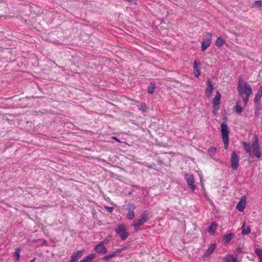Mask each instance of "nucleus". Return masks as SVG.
<instances>
[{
    "mask_svg": "<svg viewBox=\"0 0 262 262\" xmlns=\"http://www.w3.org/2000/svg\"><path fill=\"white\" fill-rule=\"evenodd\" d=\"M184 177L188 185L190 187L192 191H194L196 187L194 184V179L193 176L191 174L186 173L185 174Z\"/></svg>",
    "mask_w": 262,
    "mask_h": 262,
    "instance_id": "obj_9",
    "label": "nucleus"
},
{
    "mask_svg": "<svg viewBox=\"0 0 262 262\" xmlns=\"http://www.w3.org/2000/svg\"><path fill=\"white\" fill-rule=\"evenodd\" d=\"M261 90H259L257 93L255 95V98H254V102L255 103L258 105L259 104V101L260 100V98L261 97Z\"/></svg>",
    "mask_w": 262,
    "mask_h": 262,
    "instance_id": "obj_22",
    "label": "nucleus"
},
{
    "mask_svg": "<svg viewBox=\"0 0 262 262\" xmlns=\"http://www.w3.org/2000/svg\"><path fill=\"white\" fill-rule=\"evenodd\" d=\"M226 42V39L221 37H217L216 41H215V45L218 47H221L223 46Z\"/></svg>",
    "mask_w": 262,
    "mask_h": 262,
    "instance_id": "obj_21",
    "label": "nucleus"
},
{
    "mask_svg": "<svg viewBox=\"0 0 262 262\" xmlns=\"http://www.w3.org/2000/svg\"><path fill=\"white\" fill-rule=\"evenodd\" d=\"M139 109L142 113H144V112H146V111L147 110V107L145 103H142L141 104V106Z\"/></svg>",
    "mask_w": 262,
    "mask_h": 262,
    "instance_id": "obj_31",
    "label": "nucleus"
},
{
    "mask_svg": "<svg viewBox=\"0 0 262 262\" xmlns=\"http://www.w3.org/2000/svg\"><path fill=\"white\" fill-rule=\"evenodd\" d=\"M115 256H116L114 252H113L112 254H110L109 255H107L104 256L103 259L104 260H108V259H110L113 257H114Z\"/></svg>",
    "mask_w": 262,
    "mask_h": 262,
    "instance_id": "obj_32",
    "label": "nucleus"
},
{
    "mask_svg": "<svg viewBox=\"0 0 262 262\" xmlns=\"http://www.w3.org/2000/svg\"><path fill=\"white\" fill-rule=\"evenodd\" d=\"M107 241H106V240H104V241H101L100 243H103V246H104V245L107 244Z\"/></svg>",
    "mask_w": 262,
    "mask_h": 262,
    "instance_id": "obj_36",
    "label": "nucleus"
},
{
    "mask_svg": "<svg viewBox=\"0 0 262 262\" xmlns=\"http://www.w3.org/2000/svg\"><path fill=\"white\" fill-rule=\"evenodd\" d=\"M246 203V196H242L239 202L237 203L236 206V209L240 212L244 211Z\"/></svg>",
    "mask_w": 262,
    "mask_h": 262,
    "instance_id": "obj_12",
    "label": "nucleus"
},
{
    "mask_svg": "<svg viewBox=\"0 0 262 262\" xmlns=\"http://www.w3.org/2000/svg\"><path fill=\"white\" fill-rule=\"evenodd\" d=\"M217 224L215 222H212L210 226L208 228L207 231L210 234H213L216 230Z\"/></svg>",
    "mask_w": 262,
    "mask_h": 262,
    "instance_id": "obj_18",
    "label": "nucleus"
},
{
    "mask_svg": "<svg viewBox=\"0 0 262 262\" xmlns=\"http://www.w3.org/2000/svg\"><path fill=\"white\" fill-rule=\"evenodd\" d=\"M233 236L232 233H229L226 235L224 236L223 239V242L224 244H228L230 242L231 239V238Z\"/></svg>",
    "mask_w": 262,
    "mask_h": 262,
    "instance_id": "obj_24",
    "label": "nucleus"
},
{
    "mask_svg": "<svg viewBox=\"0 0 262 262\" xmlns=\"http://www.w3.org/2000/svg\"><path fill=\"white\" fill-rule=\"evenodd\" d=\"M83 252V250H78L76 252H74L71 256L70 262H75L77 261L78 259L81 257Z\"/></svg>",
    "mask_w": 262,
    "mask_h": 262,
    "instance_id": "obj_14",
    "label": "nucleus"
},
{
    "mask_svg": "<svg viewBox=\"0 0 262 262\" xmlns=\"http://www.w3.org/2000/svg\"><path fill=\"white\" fill-rule=\"evenodd\" d=\"M216 247V245L214 243L211 244L206 250L205 253L204 254L203 256L208 257L214 251Z\"/></svg>",
    "mask_w": 262,
    "mask_h": 262,
    "instance_id": "obj_16",
    "label": "nucleus"
},
{
    "mask_svg": "<svg viewBox=\"0 0 262 262\" xmlns=\"http://www.w3.org/2000/svg\"><path fill=\"white\" fill-rule=\"evenodd\" d=\"M95 256L96 254L95 253L89 254L88 255L83 258L80 262H90L95 257Z\"/></svg>",
    "mask_w": 262,
    "mask_h": 262,
    "instance_id": "obj_20",
    "label": "nucleus"
},
{
    "mask_svg": "<svg viewBox=\"0 0 262 262\" xmlns=\"http://www.w3.org/2000/svg\"><path fill=\"white\" fill-rule=\"evenodd\" d=\"M225 262H237L236 258L233 257L232 255H227L223 258Z\"/></svg>",
    "mask_w": 262,
    "mask_h": 262,
    "instance_id": "obj_23",
    "label": "nucleus"
},
{
    "mask_svg": "<svg viewBox=\"0 0 262 262\" xmlns=\"http://www.w3.org/2000/svg\"><path fill=\"white\" fill-rule=\"evenodd\" d=\"M112 139L116 141L117 142H120L119 140L116 137H113Z\"/></svg>",
    "mask_w": 262,
    "mask_h": 262,
    "instance_id": "obj_35",
    "label": "nucleus"
},
{
    "mask_svg": "<svg viewBox=\"0 0 262 262\" xmlns=\"http://www.w3.org/2000/svg\"><path fill=\"white\" fill-rule=\"evenodd\" d=\"M262 7V1L259 0L255 1L252 7L260 8Z\"/></svg>",
    "mask_w": 262,
    "mask_h": 262,
    "instance_id": "obj_30",
    "label": "nucleus"
},
{
    "mask_svg": "<svg viewBox=\"0 0 262 262\" xmlns=\"http://www.w3.org/2000/svg\"><path fill=\"white\" fill-rule=\"evenodd\" d=\"M246 105H244V102L243 103L241 100L236 102L235 105L234 107V111L237 114H241L245 108Z\"/></svg>",
    "mask_w": 262,
    "mask_h": 262,
    "instance_id": "obj_11",
    "label": "nucleus"
},
{
    "mask_svg": "<svg viewBox=\"0 0 262 262\" xmlns=\"http://www.w3.org/2000/svg\"><path fill=\"white\" fill-rule=\"evenodd\" d=\"M239 158L235 151L231 153V166L233 170H236L239 166Z\"/></svg>",
    "mask_w": 262,
    "mask_h": 262,
    "instance_id": "obj_6",
    "label": "nucleus"
},
{
    "mask_svg": "<svg viewBox=\"0 0 262 262\" xmlns=\"http://www.w3.org/2000/svg\"><path fill=\"white\" fill-rule=\"evenodd\" d=\"M95 251L99 254H105L107 252V249L103 246V243H99L96 245L94 248Z\"/></svg>",
    "mask_w": 262,
    "mask_h": 262,
    "instance_id": "obj_15",
    "label": "nucleus"
},
{
    "mask_svg": "<svg viewBox=\"0 0 262 262\" xmlns=\"http://www.w3.org/2000/svg\"><path fill=\"white\" fill-rule=\"evenodd\" d=\"M20 250L19 248H17L16 249L15 252H14V256L15 258V261H18L19 259V258H20V255H19V253H20Z\"/></svg>",
    "mask_w": 262,
    "mask_h": 262,
    "instance_id": "obj_28",
    "label": "nucleus"
},
{
    "mask_svg": "<svg viewBox=\"0 0 262 262\" xmlns=\"http://www.w3.org/2000/svg\"><path fill=\"white\" fill-rule=\"evenodd\" d=\"M212 35L210 33H207L205 35V38L202 41L201 46L202 51H204L210 45L212 41Z\"/></svg>",
    "mask_w": 262,
    "mask_h": 262,
    "instance_id": "obj_5",
    "label": "nucleus"
},
{
    "mask_svg": "<svg viewBox=\"0 0 262 262\" xmlns=\"http://www.w3.org/2000/svg\"><path fill=\"white\" fill-rule=\"evenodd\" d=\"M105 208L110 212H112L113 211L114 208L112 207L105 206Z\"/></svg>",
    "mask_w": 262,
    "mask_h": 262,
    "instance_id": "obj_34",
    "label": "nucleus"
},
{
    "mask_svg": "<svg viewBox=\"0 0 262 262\" xmlns=\"http://www.w3.org/2000/svg\"><path fill=\"white\" fill-rule=\"evenodd\" d=\"M242 145L246 152L248 154H251V148H252L253 155L257 158H260L262 156V152L260 149L258 138L257 136L255 134L254 136V140L252 145L249 143L246 142H243Z\"/></svg>",
    "mask_w": 262,
    "mask_h": 262,
    "instance_id": "obj_2",
    "label": "nucleus"
},
{
    "mask_svg": "<svg viewBox=\"0 0 262 262\" xmlns=\"http://www.w3.org/2000/svg\"><path fill=\"white\" fill-rule=\"evenodd\" d=\"M200 62L196 60H195L193 62V74L194 76L198 78L201 74L200 72Z\"/></svg>",
    "mask_w": 262,
    "mask_h": 262,
    "instance_id": "obj_13",
    "label": "nucleus"
},
{
    "mask_svg": "<svg viewBox=\"0 0 262 262\" xmlns=\"http://www.w3.org/2000/svg\"><path fill=\"white\" fill-rule=\"evenodd\" d=\"M136 208V206L133 203H128L127 205L126 209L128 211L126 214V217L129 220H133L135 217L134 210Z\"/></svg>",
    "mask_w": 262,
    "mask_h": 262,
    "instance_id": "obj_7",
    "label": "nucleus"
},
{
    "mask_svg": "<svg viewBox=\"0 0 262 262\" xmlns=\"http://www.w3.org/2000/svg\"><path fill=\"white\" fill-rule=\"evenodd\" d=\"M237 91L244 102V105H247L249 97L252 94L250 85L247 82H243L242 78H239L238 81Z\"/></svg>",
    "mask_w": 262,
    "mask_h": 262,
    "instance_id": "obj_1",
    "label": "nucleus"
},
{
    "mask_svg": "<svg viewBox=\"0 0 262 262\" xmlns=\"http://www.w3.org/2000/svg\"><path fill=\"white\" fill-rule=\"evenodd\" d=\"M156 87L155 86V84L151 83L150 86H149L148 88V93L150 94H153L155 91Z\"/></svg>",
    "mask_w": 262,
    "mask_h": 262,
    "instance_id": "obj_29",
    "label": "nucleus"
},
{
    "mask_svg": "<svg viewBox=\"0 0 262 262\" xmlns=\"http://www.w3.org/2000/svg\"><path fill=\"white\" fill-rule=\"evenodd\" d=\"M145 223V222L141 218L137 221L134 222L133 226L135 231H137L140 230V226L143 225Z\"/></svg>",
    "mask_w": 262,
    "mask_h": 262,
    "instance_id": "obj_17",
    "label": "nucleus"
},
{
    "mask_svg": "<svg viewBox=\"0 0 262 262\" xmlns=\"http://www.w3.org/2000/svg\"><path fill=\"white\" fill-rule=\"evenodd\" d=\"M221 95L219 91L216 92V95L212 100L213 113L215 115V112L219 110V105L221 103Z\"/></svg>",
    "mask_w": 262,
    "mask_h": 262,
    "instance_id": "obj_8",
    "label": "nucleus"
},
{
    "mask_svg": "<svg viewBox=\"0 0 262 262\" xmlns=\"http://www.w3.org/2000/svg\"><path fill=\"white\" fill-rule=\"evenodd\" d=\"M126 249L125 247H124L121 249H118L114 253L115 254L116 256L120 253H121L122 251Z\"/></svg>",
    "mask_w": 262,
    "mask_h": 262,
    "instance_id": "obj_33",
    "label": "nucleus"
},
{
    "mask_svg": "<svg viewBox=\"0 0 262 262\" xmlns=\"http://www.w3.org/2000/svg\"><path fill=\"white\" fill-rule=\"evenodd\" d=\"M141 219L144 221V222H145V223L148 220V213L147 211H144L142 214Z\"/></svg>",
    "mask_w": 262,
    "mask_h": 262,
    "instance_id": "obj_26",
    "label": "nucleus"
},
{
    "mask_svg": "<svg viewBox=\"0 0 262 262\" xmlns=\"http://www.w3.org/2000/svg\"><path fill=\"white\" fill-rule=\"evenodd\" d=\"M242 234L246 235L250 233L251 228L249 226H246L245 223H244L242 227Z\"/></svg>",
    "mask_w": 262,
    "mask_h": 262,
    "instance_id": "obj_19",
    "label": "nucleus"
},
{
    "mask_svg": "<svg viewBox=\"0 0 262 262\" xmlns=\"http://www.w3.org/2000/svg\"><path fill=\"white\" fill-rule=\"evenodd\" d=\"M221 133L223 141L224 144V147L227 149L229 146L228 144L229 131L228 130L227 125L225 122L222 123L221 125Z\"/></svg>",
    "mask_w": 262,
    "mask_h": 262,
    "instance_id": "obj_3",
    "label": "nucleus"
},
{
    "mask_svg": "<svg viewBox=\"0 0 262 262\" xmlns=\"http://www.w3.org/2000/svg\"><path fill=\"white\" fill-rule=\"evenodd\" d=\"M259 90H261V95H262V86H261L259 88Z\"/></svg>",
    "mask_w": 262,
    "mask_h": 262,
    "instance_id": "obj_37",
    "label": "nucleus"
},
{
    "mask_svg": "<svg viewBox=\"0 0 262 262\" xmlns=\"http://www.w3.org/2000/svg\"><path fill=\"white\" fill-rule=\"evenodd\" d=\"M208 152L209 153L210 156H213L216 152V148L214 147H211L208 149Z\"/></svg>",
    "mask_w": 262,
    "mask_h": 262,
    "instance_id": "obj_27",
    "label": "nucleus"
},
{
    "mask_svg": "<svg viewBox=\"0 0 262 262\" xmlns=\"http://www.w3.org/2000/svg\"><path fill=\"white\" fill-rule=\"evenodd\" d=\"M115 231L119 235L122 241L125 240L129 235L128 232L125 229V226L122 224L118 225Z\"/></svg>",
    "mask_w": 262,
    "mask_h": 262,
    "instance_id": "obj_4",
    "label": "nucleus"
},
{
    "mask_svg": "<svg viewBox=\"0 0 262 262\" xmlns=\"http://www.w3.org/2000/svg\"><path fill=\"white\" fill-rule=\"evenodd\" d=\"M255 252L259 258V262H262V250L260 248H256Z\"/></svg>",
    "mask_w": 262,
    "mask_h": 262,
    "instance_id": "obj_25",
    "label": "nucleus"
},
{
    "mask_svg": "<svg viewBox=\"0 0 262 262\" xmlns=\"http://www.w3.org/2000/svg\"><path fill=\"white\" fill-rule=\"evenodd\" d=\"M207 86L205 89V93L206 96L208 98H210L212 96V92L213 91V86L211 83L210 79H208L207 81Z\"/></svg>",
    "mask_w": 262,
    "mask_h": 262,
    "instance_id": "obj_10",
    "label": "nucleus"
}]
</instances>
